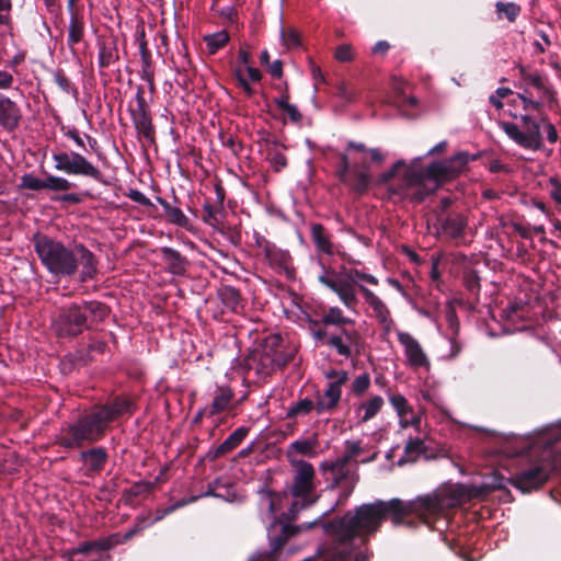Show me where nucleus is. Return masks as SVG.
Segmentation results:
<instances>
[{
	"mask_svg": "<svg viewBox=\"0 0 561 561\" xmlns=\"http://www.w3.org/2000/svg\"><path fill=\"white\" fill-rule=\"evenodd\" d=\"M440 510L439 503L431 495L419 496L404 502L400 499L389 501L377 500L347 511L342 517L321 522L322 529L332 539L323 553L324 561H368L365 552H357L352 558L355 539L367 545L381 528L382 523L390 518L394 526L414 527L419 523L430 525L431 517Z\"/></svg>",
	"mask_w": 561,
	"mask_h": 561,
	"instance_id": "1",
	"label": "nucleus"
},
{
	"mask_svg": "<svg viewBox=\"0 0 561 561\" xmlns=\"http://www.w3.org/2000/svg\"><path fill=\"white\" fill-rule=\"evenodd\" d=\"M32 242L41 264L53 277L61 279L78 275L80 283L96 278L99 260L83 243L75 242L70 247L42 232H36Z\"/></svg>",
	"mask_w": 561,
	"mask_h": 561,
	"instance_id": "2",
	"label": "nucleus"
},
{
	"mask_svg": "<svg viewBox=\"0 0 561 561\" xmlns=\"http://www.w3.org/2000/svg\"><path fill=\"white\" fill-rule=\"evenodd\" d=\"M561 440V426L538 432L522 450L524 457L536 461L528 468L517 472L507 482L522 493H529L541 486L552 471L559 469L561 455L559 442Z\"/></svg>",
	"mask_w": 561,
	"mask_h": 561,
	"instance_id": "3",
	"label": "nucleus"
},
{
	"mask_svg": "<svg viewBox=\"0 0 561 561\" xmlns=\"http://www.w3.org/2000/svg\"><path fill=\"white\" fill-rule=\"evenodd\" d=\"M294 477L290 485L282 492L263 490L262 493L270 500L268 511L276 513L280 508V503L288 495L294 497L289 508L284 512L283 517L293 522L298 517L300 511L306 510L319 500L316 494V471L313 466L306 460H293Z\"/></svg>",
	"mask_w": 561,
	"mask_h": 561,
	"instance_id": "4",
	"label": "nucleus"
},
{
	"mask_svg": "<svg viewBox=\"0 0 561 561\" xmlns=\"http://www.w3.org/2000/svg\"><path fill=\"white\" fill-rule=\"evenodd\" d=\"M110 307L98 300H81L59 308L55 329L58 336L76 337L94 324L103 322L110 314Z\"/></svg>",
	"mask_w": 561,
	"mask_h": 561,
	"instance_id": "5",
	"label": "nucleus"
},
{
	"mask_svg": "<svg viewBox=\"0 0 561 561\" xmlns=\"http://www.w3.org/2000/svg\"><path fill=\"white\" fill-rule=\"evenodd\" d=\"M110 427L105 414L95 404L90 411L80 415L75 422L60 428L55 444L67 449L83 448L102 440Z\"/></svg>",
	"mask_w": 561,
	"mask_h": 561,
	"instance_id": "6",
	"label": "nucleus"
},
{
	"mask_svg": "<svg viewBox=\"0 0 561 561\" xmlns=\"http://www.w3.org/2000/svg\"><path fill=\"white\" fill-rule=\"evenodd\" d=\"M319 263L323 270V273L318 277L319 282L335 293L343 305L351 310H354L358 304L355 289L356 279L370 285H378V279L371 274L355 268L348 271L343 268L342 272L336 273L332 268H327L321 260Z\"/></svg>",
	"mask_w": 561,
	"mask_h": 561,
	"instance_id": "7",
	"label": "nucleus"
},
{
	"mask_svg": "<svg viewBox=\"0 0 561 561\" xmlns=\"http://www.w3.org/2000/svg\"><path fill=\"white\" fill-rule=\"evenodd\" d=\"M526 93L527 91H525L523 94L518 93L512 101L514 104L519 102L523 106V110L526 112L525 114L520 115L525 131L519 130L517 125L510 122H500V126L505 131V134L519 146L527 149H537L541 144L540 127L528 112L539 111L540 103L529 99Z\"/></svg>",
	"mask_w": 561,
	"mask_h": 561,
	"instance_id": "8",
	"label": "nucleus"
},
{
	"mask_svg": "<svg viewBox=\"0 0 561 561\" xmlns=\"http://www.w3.org/2000/svg\"><path fill=\"white\" fill-rule=\"evenodd\" d=\"M312 336L317 342L328 346L346 359L358 357L365 344L364 337L355 329V325H347L332 331L317 329L312 331Z\"/></svg>",
	"mask_w": 561,
	"mask_h": 561,
	"instance_id": "9",
	"label": "nucleus"
},
{
	"mask_svg": "<svg viewBox=\"0 0 561 561\" xmlns=\"http://www.w3.org/2000/svg\"><path fill=\"white\" fill-rule=\"evenodd\" d=\"M353 489L354 485H351L346 490L342 491L341 494L339 495L336 504L333 507H331L328 512L323 513L318 519L313 520L310 524L294 526L290 524H284L279 522L272 525L271 529L268 530L271 551L260 554L255 561H276L277 553L286 545L289 538L295 537L301 530V528L309 529L318 525L320 519L334 512L335 507L344 505L347 502L348 497L351 496Z\"/></svg>",
	"mask_w": 561,
	"mask_h": 561,
	"instance_id": "10",
	"label": "nucleus"
},
{
	"mask_svg": "<svg viewBox=\"0 0 561 561\" xmlns=\"http://www.w3.org/2000/svg\"><path fill=\"white\" fill-rule=\"evenodd\" d=\"M470 159L468 152L459 151L448 159L434 161L425 167V176L428 182L434 183V190L442 187L444 184L456 180L466 169Z\"/></svg>",
	"mask_w": 561,
	"mask_h": 561,
	"instance_id": "11",
	"label": "nucleus"
},
{
	"mask_svg": "<svg viewBox=\"0 0 561 561\" xmlns=\"http://www.w3.org/2000/svg\"><path fill=\"white\" fill-rule=\"evenodd\" d=\"M55 169L69 175H78L92 179L96 182L103 181L101 170L79 152L55 151L51 154Z\"/></svg>",
	"mask_w": 561,
	"mask_h": 561,
	"instance_id": "12",
	"label": "nucleus"
},
{
	"mask_svg": "<svg viewBox=\"0 0 561 561\" xmlns=\"http://www.w3.org/2000/svg\"><path fill=\"white\" fill-rule=\"evenodd\" d=\"M135 101L136 105L133 106L130 104L128 108L134 127L138 135L153 144L156 141V128L152 123L150 107L145 99V89L142 85L137 87Z\"/></svg>",
	"mask_w": 561,
	"mask_h": 561,
	"instance_id": "13",
	"label": "nucleus"
},
{
	"mask_svg": "<svg viewBox=\"0 0 561 561\" xmlns=\"http://www.w3.org/2000/svg\"><path fill=\"white\" fill-rule=\"evenodd\" d=\"M350 151L362 153L363 157L369 154L370 162L376 164H381L386 158L382 151L378 148L368 149L363 142L350 140L346 145V150L344 152L337 153L339 164L336 167L335 173L339 181H347V174L353 170L348 156Z\"/></svg>",
	"mask_w": 561,
	"mask_h": 561,
	"instance_id": "14",
	"label": "nucleus"
},
{
	"mask_svg": "<svg viewBox=\"0 0 561 561\" xmlns=\"http://www.w3.org/2000/svg\"><path fill=\"white\" fill-rule=\"evenodd\" d=\"M438 233L450 240H459L463 237L468 225L467 217L460 211H450L437 215Z\"/></svg>",
	"mask_w": 561,
	"mask_h": 561,
	"instance_id": "15",
	"label": "nucleus"
},
{
	"mask_svg": "<svg viewBox=\"0 0 561 561\" xmlns=\"http://www.w3.org/2000/svg\"><path fill=\"white\" fill-rule=\"evenodd\" d=\"M108 457L107 448L103 446H92L80 450L78 461L83 466L84 476L93 477L104 470L108 461Z\"/></svg>",
	"mask_w": 561,
	"mask_h": 561,
	"instance_id": "16",
	"label": "nucleus"
},
{
	"mask_svg": "<svg viewBox=\"0 0 561 561\" xmlns=\"http://www.w3.org/2000/svg\"><path fill=\"white\" fill-rule=\"evenodd\" d=\"M96 405L101 412L105 414L110 424L121 417H130L137 410V403L131 398L124 394L115 396L106 403Z\"/></svg>",
	"mask_w": 561,
	"mask_h": 561,
	"instance_id": "17",
	"label": "nucleus"
},
{
	"mask_svg": "<svg viewBox=\"0 0 561 561\" xmlns=\"http://www.w3.org/2000/svg\"><path fill=\"white\" fill-rule=\"evenodd\" d=\"M23 119L20 105L9 96L0 94V127L8 133L15 131Z\"/></svg>",
	"mask_w": 561,
	"mask_h": 561,
	"instance_id": "18",
	"label": "nucleus"
},
{
	"mask_svg": "<svg viewBox=\"0 0 561 561\" xmlns=\"http://www.w3.org/2000/svg\"><path fill=\"white\" fill-rule=\"evenodd\" d=\"M398 341L403 345L407 360L411 367H428L430 360L419 341L408 332H398Z\"/></svg>",
	"mask_w": 561,
	"mask_h": 561,
	"instance_id": "19",
	"label": "nucleus"
},
{
	"mask_svg": "<svg viewBox=\"0 0 561 561\" xmlns=\"http://www.w3.org/2000/svg\"><path fill=\"white\" fill-rule=\"evenodd\" d=\"M370 167V161L366 157H362L360 161L353 165V170L347 174V181H340L350 186L358 195L365 194L370 185L371 178L367 170Z\"/></svg>",
	"mask_w": 561,
	"mask_h": 561,
	"instance_id": "20",
	"label": "nucleus"
},
{
	"mask_svg": "<svg viewBox=\"0 0 561 561\" xmlns=\"http://www.w3.org/2000/svg\"><path fill=\"white\" fill-rule=\"evenodd\" d=\"M340 375L341 378L330 382L323 396L319 398L318 402L316 403V411L318 414H321L323 412H330L337 407L342 394L341 388L348 380L347 373H343Z\"/></svg>",
	"mask_w": 561,
	"mask_h": 561,
	"instance_id": "21",
	"label": "nucleus"
},
{
	"mask_svg": "<svg viewBox=\"0 0 561 561\" xmlns=\"http://www.w3.org/2000/svg\"><path fill=\"white\" fill-rule=\"evenodd\" d=\"M519 76L526 85L533 87L538 91L540 98L550 102L557 101V92L552 89L548 79L538 72H529L524 66H518Z\"/></svg>",
	"mask_w": 561,
	"mask_h": 561,
	"instance_id": "22",
	"label": "nucleus"
},
{
	"mask_svg": "<svg viewBox=\"0 0 561 561\" xmlns=\"http://www.w3.org/2000/svg\"><path fill=\"white\" fill-rule=\"evenodd\" d=\"M264 255L273 270L278 273H285L288 278L294 277L295 270L289 265L290 255L287 251H283L274 244L267 243L264 248Z\"/></svg>",
	"mask_w": 561,
	"mask_h": 561,
	"instance_id": "23",
	"label": "nucleus"
},
{
	"mask_svg": "<svg viewBox=\"0 0 561 561\" xmlns=\"http://www.w3.org/2000/svg\"><path fill=\"white\" fill-rule=\"evenodd\" d=\"M359 291L363 294L365 301L374 310L375 316L379 323L386 329L390 330V325L392 324V319L390 316V310L386 306V304L375 295L370 289L365 287L364 285H358Z\"/></svg>",
	"mask_w": 561,
	"mask_h": 561,
	"instance_id": "24",
	"label": "nucleus"
},
{
	"mask_svg": "<svg viewBox=\"0 0 561 561\" xmlns=\"http://www.w3.org/2000/svg\"><path fill=\"white\" fill-rule=\"evenodd\" d=\"M505 477L500 472L493 471L491 476H485L484 480L479 485H473L470 490V495L477 499H485L493 491L504 490L506 495H511L510 491L505 488Z\"/></svg>",
	"mask_w": 561,
	"mask_h": 561,
	"instance_id": "25",
	"label": "nucleus"
},
{
	"mask_svg": "<svg viewBox=\"0 0 561 561\" xmlns=\"http://www.w3.org/2000/svg\"><path fill=\"white\" fill-rule=\"evenodd\" d=\"M250 427L240 426L234 430L220 445L208 451V459L215 460L234 450L248 436Z\"/></svg>",
	"mask_w": 561,
	"mask_h": 561,
	"instance_id": "26",
	"label": "nucleus"
},
{
	"mask_svg": "<svg viewBox=\"0 0 561 561\" xmlns=\"http://www.w3.org/2000/svg\"><path fill=\"white\" fill-rule=\"evenodd\" d=\"M160 252L169 273L175 276H183L186 273L188 261L178 250L170 247H162Z\"/></svg>",
	"mask_w": 561,
	"mask_h": 561,
	"instance_id": "27",
	"label": "nucleus"
},
{
	"mask_svg": "<svg viewBox=\"0 0 561 561\" xmlns=\"http://www.w3.org/2000/svg\"><path fill=\"white\" fill-rule=\"evenodd\" d=\"M249 368L254 370L259 379L266 380L276 370L275 362L272 357L265 356L259 351H254L250 357Z\"/></svg>",
	"mask_w": 561,
	"mask_h": 561,
	"instance_id": "28",
	"label": "nucleus"
},
{
	"mask_svg": "<svg viewBox=\"0 0 561 561\" xmlns=\"http://www.w3.org/2000/svg\"><path fill=\"white\" fill-rule=\"evenodd\" d=\"M234 398L233 391L228 387H217L211 404L208 408V416L222 413L231 408Z\"/></svg>",
	"mask_w": 561,
	"mask_h": 561,
	"instance_id": "29",
	"label": "nucleus"
},
{
	"mask_svg": "<svg viewBox=\"0 0 561 561\" xmlns=\"http://www.w3.org/2000/svg\"><path fill=\"white\" fill-rule=\"evenodd\" d=\"M310 232L317 251L328 255H332L334 253L331 236L322 224H311Z\"/></svg>",
	"mask_w": 561,
	"mask_h": 561,
	"instance_id": "30",
	"label": "nucleus"
},
{
	"mask_svg": "<svg viewBox=\"0 0 561 561\" xmlns=\"http://www.w3.org/2000/svg\"><path fill=\"white\" fill-rule=\"evenodd\" d=\"M85 23L82 13L72 12L68 26L67 46L73 51L75 45L84 38Z\"/></svg>",
	"mask_w": 561,
	"mask_h": 561,
	"instance_id": "31",
	"label": "nucleus"
},
{
	"mask_svg": "<svg viewBox=\"0 0 561 561\" xmlns=\"http://www.w3.org/2000/svg\"><path fill=\"white\" fill-rule=\"evenodd\" d=\"M313 323H322L324 327H334V329L355 325V321L351 318L344 317L343 311L339 307H330L323 312L320 322L313 321Z\"/></svg>",
	"mask_w": 561,
	"mask_h": 561,
	"instance_id": "32",
	"label": "nucleus"
},
{
	"mask_svg": "<svg viewBox=\"0 0 561 561\" xmlns=\"http://www.w3.org/2000/svg\"><path fill=\"white\" fill-rule=\"evenodd\" d=\"M289 100L290 94L288 91V84L285 82L283 94L274 99V103L284 114L288 116L291 123L299 124L302 119V115L295 105L289 103Z\"/></svg>",
	"mask_w": 561,
	"mask_h": 561,
	"instance_id": "33",
	"label": "nucleus"
},
{
	"mask_svg": "<svg viewBox=\"0 0 561 561\" xmlns=\"http://www.w3.org/2000/svg\"><path fill=\"white\" fill-rule=\"evenodd\" d=\"M100 68H107L119 59L118 48L115 41L98 42Z\"/></svg>",
	"mask_w": 561,
	"mask_h": 561,
	"instance_id": "34",
	"label": "nucleus"
},
{
	"mask_svg": "<svg viewBox=\"0 0 561 561\" xmlns=\"http://www.w3.org/2000/svg\"><path fill=\"white\" fill-rule=\"evenodd\" d=\"M348 463H342L341 457L335 459L334 461H324L321 463V469L323 471H330L333 477L332 488L339 486L342 482L347 479L350 474V470L346 468Z\"/></svg>",
	"mask_w": 561,
	"mask_h": 561,
	"instance_id": "35",
	"label": "nucleus"
},
{
	"mask_svg": "<svg viewBox=\"0 0 561 561\" xmlns=\"http://www.w3.org/2000/svg\"><path fill=\"white\" fill-rule=\"evenodd\" d=\"M153 484L147 481L135 482L129 489L122 493V501L125 505L133 506L135 499L151 492Z\"/></svg>",
	"mask_w": 561,
	"mask_h": 561,
	"instance_id": "36",
	"label": "nucleus"
},
{
	"mask_svg": "<svg viewBox=\"0 0 561 561\" xmlns=\"http://www.w3.org/2000/svg\"><path fill=\"white\" fill-rule=\"evenodd\" d=\"M157 202L162 206L164 213L170 222L178 225L180 227L186 228L188 226V218L184 215V213L179 208L172 206L167 199L157 196Z\"/></svg>",
	"mask_w": 561,
	"mask_h": 561,
	"instance_id": "37",
	"label": "nucleus"
},
{
	"mask_svg": "<svg viewBox=\"0 0 561 561\" xmlns=\"http://www.w3.org/2000/svg\"><path fill=\"white\" fill-rule=\"evenodd\" d=\"M426 446L421 438H410L404 446V457L399 460V466L408 461H415L422 454L426 453Z\"/></svg>",
	"mask_w": 561,
	"mask_h": 561,
	"instance_id": "38",
	"label": "nucleus"
},
{
	"mask_svg": "<svg viewBox=\"0 0 561 561\" xmlns=\"http://www.w3.org/2000/svg\"><path fill=\"white\" fill-rule=\"evenodd\" d=\"M462 284L466 288V290L471 295L472 297V305L479 302V295H480V277L478 275V272L468 268L463 271L462 274Z\"/></svg>",
	"mask_w": 561,
	"mask_h": 561,
	"instance_id": "39",
	"label": "nucleus"
},
{
	"mask_svg": "<svg viewBox=\"0 0 561 561\" xmlns=\"http://www.w3.org/2000/svg\"><path fill=\"white\" fill-rule=\"evenodd\" d=\"M222 304L232 311L242 307V296L239 289L233 286H224L219 291Z\"/></svg>",
	"mask_w": 561,
	"mask_h": 561,
	"instance_id": "40",
	"label": "nucleus"
},
{
	"mask_svg": "<svg viewBox=\"0 0 561 561\" xmlns=\"http://www.w3.org/2000/svg\"><path fill=\"white\" fill-rule=\"evenodd\" d=\"M222 210L224 207L211 203L208 198H206L203 204L202 219L208 226L217 227L221 222L220 216Z\"/></svg>",
	"mask_w": 561,
	"mask_h": 561,
	"instance_id": "41",
	"label": "nucleus"
},
{
	"mask_svg": "<svg viewBox=\"0 0 561 561\" xmlns=\"http://www.w3.org/2000/svg\"><path fill=\"white\" fill-rule=\"evenodd\" d=\"M383 405V399L380 396H374L368 401L363 402L358 405V411H364V415L360 417L362 423H366L377 415Z\"/></svg>",
	"mask_w": 561,
	"mask_h": 561,
	"instance_id": "42",
	"label": "nucleus"
},
{
	"mask_svg": "<svg viewBox=\"0 0 561 561\" xmlns=\"http://www.w3.org/2000/svg\"><path fill=\"white\" fill-rule=\"evenodd\" d=\"M229 39L230 35L225 30L204 36V42L206 44L208 54L210 55H214L219 49L224 48L228 44Z\"/></svg>",
	"mask_w": 561,
	"mask_h": 561,
	"instance_id": "43",
	"label": "nucleus"
},
{
	"mask_svg": "<svg viewBox=\"0 0 561 561\" xmlns=\"http://www.w3.org/2000/svg\"><path fill=\"white\" fill-rule=\"evenodd\" d=\"M495 11L499 20L505 18L508 22L514 23L519 16L522 9L515 2L497 1L495 3Z\"/></svg>",
	"mask_w": 561,
	"mask_h": 561,
	"instance_id": "44",
	"label": "nucleus"
},
{
	"mask_svg": "<svg viewBox=\"0 0 561 561\" xmlns=\"http://www.w3.org/2000/svg\"><path fill=\"white\" fill-rule=\"evenodd\" d=\"M283 342V337L279 334H270L263 340L256 351L265 356L274 358L276 353L282 348Z\"/></svg>",
	"mask_w": 561,
	"mask_h": 561,
	"instance_id": "45",
	"label": "nucleus"
},
{
	"mask_svg": "<svg viewBox=\"0 0 561 561\" xmlns=\"http://www.w3.org/2000/svg\"><path fill=\"white\" fill-rule=\"evenodd\" d=\"M137 39L139 41V53L141 57V72L145 73V76L150 79V71H152V59H151V53L148 49L147 41L145 38V32L141 31V33L138 35Z\"/></svg>",
	"mask_w": 561,
	"mask_h": 561,
	"instance_id": "46",
	"label": "nucleus"
},
{
	"mask_svg": "<svg viewBox=\"0 0 561 561\" xmlns=\"http://www.w3.org/2000/svg\"><path fill=\"white\" fill-rule=\"evenodd\" d=\"M318 440L314 439H298L289 445L288 453H296L302 456L314 457L317 455L316 448Z\"/></svg>",
	"mask_w": 561,
	"mask_h": 561,
	"instance_id": "47",
	"label": "nucleus"
},
{
	"mask_svg": "<svg viewBox=\"0 0 561 561\" xmlns=\"http://www.w3.org/2000/svg\"><path fill=\"white\" fill-rule=\"evenodd\" d=\"M197 499H198V496H192L190 500H180V501L175 502L174 504H172V505H170V506H168L165 508H158L154 512V517L152 519H150V517L147 516L148 520H147L146 524H148V527L152 526L153 524L162 520L165 516H168L169 514L173 513L178 508L183 507L184 505H186L188 503H193Z\"/></svg>",
	"mask_w": 561,
	"mask_h": 561,
	"instance_id": "48",
	"label": "nucleus"
},
{
	"mask_svg": "<svg viewBox=\"0 0 561 561\" xmlns=\"http://www.w3.org/2000/svg\"><path fill=\"white\" fill-rule=\"evenodd\" d=\"M506 314L511 320L526 319L529 317L530 307L528 302L515 299L511 301L505 308Z\"/></svg>",
	"mask_w": 561,
	"mask_h": 561,
	"instance_id": "49",
	"label": "nucleus"
},
{
	"mask_svg": "<svg viewBox=\"0 0 561 561\" xmlns=\"http://www.w3.org/2000/svg\"><path fill=\"white\" fill-rule=\"evenodd\" d=\"M313 409H316V404L311 399L305 398L299 400L297 403L288 408L286 417L287 419H294L299 415H307L309 414Z\"/></svg>",
	"mask_w": 561,
	"mask_h": 561,
	"instance_id": "50",
	"label": "nucleus"
},
{
	"mask_svg": "<svg viewBox=\"0 0 561 561\" xmlns=\"http://www.w3.org/2000/svg\"><path fill=\"white\" fill-rule=\"evenodd\" d=\"M46 184L45 190L54 191V192H67L73 186H76L73 183H71L68 179L62 176H56L53 174H48L46 178Z\"/></svg>",
	"mask_w": 561,
	"mask_h": 561,
	"instance_id": "51",
	"label": "nucleus"
},
{
	"mask_svg": "<svg viewBox=\"0 0 561 561\" xmlns=\"http://www.w3.org/2000/svg\"><path fill=\"white\" fill-rule=\"evenodd\" d=\"M427 181L425 168L421 171L408 169L403 173V182L407 186H423Z\"/></svg>",
	"mask_w": 561,
	"mask_h": 561,
	"instance_id": "52",
	"label": "nucleus"
},
{
	"mask_svg": "<svg viewBox=\"0 0 561 561\" xmlns=\"http://www.w3.org/2000/svg\"><path fill=\"white\" fill-rule=\"evenodd\" d=\"M45 179H38L32 173H25L21 176V183L19 187L21 190L41 191L45 190Z\"/></svg>",
	"mask_w": 561,
	"mask_h": 561,
	"instance_id": "53",
	"label": "nucleus"
},
{
	"mask_svg": "<svg viewBox=\"0 0 561 561\" xmlns=\"http://www.w3.org/2000/svg\"><path fill=\"white\" fill-rule=\"evenodd\" d=\"M389 400L401 419L405 417L408 413H412V408L409 405L404 396L400 393L392 394L390 396Z\"/></svg>",
	"mask_w": 561,
	"mask_h": 561,
	"instance_id": "54",
	"label": "nucleus"
},
{
	"mask_svg": "<svg viewBox=\"0 0 561 561\" xmlns=\"http://www.w3.org/2000/svg\"><path fill=\"white\" fill-rule=\"evenodd\" d=\"M54 81L62 92L73 95L78 94L77 88L62 70L59 69L54 73Z\"/></svg>",
	"mask_w": 561,
	"mask_h": 561,
	"instance_id": "55",
	"label": "nucleus"
},
{
	"mask_svg": "<svg viewBox=\"0 0 561 561\" xmlns=\"http://www.w3.org/2000/svg\"><path fill=\"white\" fill-rule=\"evenodd\" d=\"M370 386V376L364 373L357 376L352 383V391L357 396H363Z\"/></svg>",
	"mask_w": 561,
	"mask_h": 561,
	"instance_id": "56",
	"label": "nucleus"
},
{
	"mask_svg": "<svg viewBox=\"0 0 561 561\" xmlns=\"http://www.w3.org/2000/svg\"><path fill=\"white\" fill-rule=\"evenodd\" d=\"M362 453V447L359 442L346 440L345 442V453L341 457V462L350 463V461L358 456Z\"/></svg>",
	"mask_w": 561,
	"mask_h": 561,
	"instance_id": "57",
	"label": "nucleus"
},
{
	"mask_svg": "<svg viewBox=\"0 0 561 561\" xmlns=\"http://www.w3.org/2000/svg\"><path fill=\"white\" fill-rule=\"evenodd\" d=\"M87 196H89V193H87V192L82 193V194L66 193L62 195L53 196V197H50V199L54 202H59V203H64V204L77 205V204H81L83 202V198Z\"/></svg>",
	"mask_w": 561,
	"mask_h": 561,
	"instance_id": "58",
	"label": "nucleus"
},
{
	"mask_svg": "<svg viewBox=\"0 0 561 561\" xmlns=\"http://www.w3.org/2000/svg\"><path fill=\"white\" fill-rule=\"evenodd\" d=\"M268 161L271 162L275 172L282 171L288 164L286 156L277 150L268 151Z\"/></svg>",
	"mask_w": 561,
	"mask_h": 561,
	"instance_id": "59",
	"label": "nucleus"
},
{
	"mask_svg": "<svg viewBox=\"0 0 561 561\" xmlns=\"http://www.w3.org/2000/svg\"><path fill=\"white\" fill-rule=\"evenodd\" d=\"M405 167L404 160H398L389 170L379 175L378 182L380 184H388L398 174L399 170Z\"/></svg>",
	"mask_w": 561,
	"mask_h": 561,
	"instance_id": "60",
	"label": "nucleus"
},
{
	"mask_svg": "<svg viewBox=\"0 0 561 561\" xmlns=\"http://www.w3.org/2000/svg\"><path fill=\"white\" fill-rule=\"evenodd\" d=\"M100 541L102 551H107L115 546L125 543V539L123 535H121L119 533L112 534L111 536L105 538H100Z\"/></svg>",
	"mask_w": 561,
	"mask_h": 561,
	"instance_id": "61",
	"label": "nucleus"
},
{
	"mask_svg": "<svg viewBox=\"0 0 561 561\" xmlns=\"http://www.w3.org/2000/svg\"><path fill=\"white\" fill-rule=\"evenodd\" d=\"M148 520V517H137L135 525L133 528L128 529L124 535L125 542L134 538L136 535L140 534L144 529L148 527V524H146Z\"/></svg>",
	"mask_w": 561,
	"mask_h": 561,
	"instance_id": "62",
	"label": "nucleus"
},
{
	"mask_svg": "<svg viewBox=\"0 0 561 561\" xmlns=\"http://www.w3.org/2000/svg\"><path fill=\"white\" fill-rule=\"evenodd\" d=\"M283 39L288 48L298 47L301 43L300 35L295 28L283 30Z\"/></svg>",
	"mask_w": 561,
	"mask_h": 561,
	"instance_id": "63",
	"label": "nucleus"
},
{
	"mask_svg": "<svg viewBox=\"0 0 561 561\" xmlns=\"http://www.w3.org/2000/svg\"><path fill=\"white\" fill-rule=\"evenodd\" d=\"M334 57L340 62H350L354 59L353 48L348 44L340 45L335 49Z\"/></svg>",
	"mask_w": 561,
	"mask_h": 561,
	"instance_id": "64",
	"label": "nucleus"
}]
</instances>
